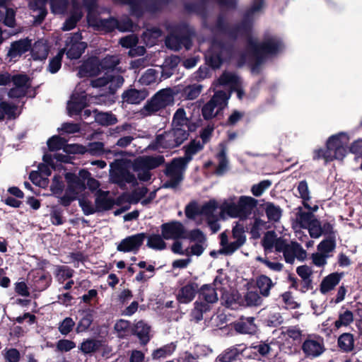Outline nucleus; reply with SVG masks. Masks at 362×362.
Wrapping results in <instances>:
<instances>
[{
	"instance_id": "41",
	"label": "nucleus",
	"mask_w": 362,
	"mask_h": 362,
	"mask_svg": "<svg viewBox=\"0 0 362 362\" xmlns=\"http://www.w3.org/2000/svg\"><path fill=\"white\" fill-rule=\"evenodd\" d=\"M150 327L143 321L135 325L134 334L139 337L141 344H146L149 339Z\"/></svg>"
},
{
	"instance_id": "50",
	"label": "nucleus",
	"mask_w": 362,
	"mask_h": 362,
	"mask_svg": "<svg viewBox=\"0 0 362 362\" xmlns=\"http://www.w3.org/2000/svg\"><path fill=\"white\" fill-rule=\"evenodd\" d=\"M95 121L103 126L112 125L117 123V119L111 112H95Z\"/></svg>"
},
{
	"instance_id": "34",
	"label": "nucleus",
	"mask_w": 362,
	"mask_h": 362,
	"mask_svg": "<svg viewBox=\"0 0 362 362\" xmlns=\"http://www.w3.org/2000/svg\"><path fill=\"white\" fill-rule=\"evenodd\" d=\"M298 191L300 197L303 200V206L306 209L310 210L313 212L317 211L318 209L317 205H314L313 206H311L308 204V201H310L311 197H310L308 184L305 181H301L299 182V184L298 185Z\"/></svg>"
},
{
	"instance_id": "30",
	"label": "nucleus",
	"mask_w": 362,
	"mask_h": 362,
	"mask_svg": "<svg viewBox=\"0 0 362 362\" xmlns=\"http://www.w3.org/2000/svg\"><path fill=\"white\" fill-rule=\"evenodd\" d=\"M49 54V47L45 40H40L35 42L31 48V56L34 60H44Z\"/></svg>"
},
{
	"instance_id": "25",
	"label": "nucleus",
	"mask_w": 362,
	"mask_h": 362,
	"mask_svg": "<svg viewBox=\"0 0 362 362\" xmlns=\"http://www.w3.org/2000/svg\"><path fill=\"white\" fill-rule=\"evenodd\" d=\"M254 317H241L235 323V329L241 334H253L257 330V325L254 322Z\"/></svg>"
},
{
	"instance_id": "43",
	"label": "nucleus",
	"mask_w": 362,
	"mask_h": 362,
	"mask_svg": "<svg viewBox=\"0 0 362 362\" xmlns=\"http://www.w3.org/2000/svg\"><path fill=\"white\" fill-rule=\"evenodd\" d=\"M74 12L71 13V16L65 21L62 29L64 30H70L73 29L76 23L81 19L82 17V12L81 7L74 2Z\"/></svg>"
},
{
	"instance_id": "42",
	"label": "nucleus",
	"mask_w": 362,
	"mask_h": 362,
	"mask_svg": "<svg viewBox=\"0 0 362 362\" xmlns=\"http://www.w3.org/2000/svg\"><path fill=\"white\" fill-rule=\"evenodd\" d=\"M264 211L269 221L273 222L279 221L282 215V210L280 206L272 202L265 203Z\"/></svg>"
},
{
	"instance_id": "54",
	"label": "nucleus",
	"mask_w": 362,
	"mask_h": 362,
	"mask_svg": "<svg viewBox=\"0 0 362 362\" xmlns=\"http://www.w3.org/2000/svg\"><path fill=\"white\" fill-rule=\"evenodd\" d=\"M240 351L237 347L232 346L226 349L221 354H220L217 359L221 362H231L239 354Z\"/></svg>"
},
{
	"instance_id": "60",
	"label": "nucleus",
	"mask_w": 362,
	"mask_h": 362,
	"mask_svg": "<svg viewBox=\"0 0 362 362\" xmlns=\"http://www.w3.org/2000/svg\"><path fill=\"white\" fill-rule=\"evenodd\" d=\"M281 334L284 338H290L293 341H298L301 337L302 332L298 327H288L282 330Z\"/></svg>"
},
{
	"instance_id": "3",
	"label": "nucleus",
	"mask_w": 362,
	"mask_h": 362,
	"mask_svg": "<svg viewBox=\"0 0 362 362\" xmlns=\"http://www.w3.org/2000/svg\"><path fill=\"white\" fill-rule=\"evenodd\" d=\"M350 141L349 135L346 132H339L329 137L327 141V149H317L314 152V158H323L326 162L334 159L343 160L349 152L347 145Z\"/></svg>"
},
{
	"instance_id": "13",
	"label": "nucleus",
	"mask_w": 362,
	"mask_h": 362,
	"mask_svg": "<svg viewBox=\"0 0 362 362\" xmlns=\"http://www.w3.org/2000/svg\"><path fill=\"white\" fill-rule=\"evenodd\" d=\"M81 35L78 33L67 38L66 47L63 49L66 51L68 58L73 59L81 57L86 48V44L81 42Z\"/></svg>"
},
{
	"instance_id": "56",
	"label": "nucleus",
	"mask_w": 362,
	"mask_h": 362,
	"mask_svg": "<svg viewBox=\"0 0 362 362\" xmlns=\"http://www.w3.org/2000/svg\"><path fill=\"white\" fill-rule=\"evenodd\" d=\"M119 57L117 55H112L107 56L100 62L99 61V64L101 70H107L114 69L119 64Z\"/></svg>"
},
{
	"instance_id": "64",
	"label": "nucleus",
	"mask_w": 362,
	"mask_h": 362,
	"mask_svg": "<svg viewBox=\"0 0 362 362\" xmlns=\"http://www.w3.org/2000/svg\"><path fill=\"white\" fill-rule=\"evenodd\" d=\"M209 308V305L201 301H196L194 303V308L192 312V315L197 321H199L202 319L203 313L208 311Z\"/></svg>"
},
{
	"instance_id": "7",
	"label": "nucleus",
	"mask_w": 362,
	"mask_h": 362,
	"mask_svg": "<svg viewBox=\"0 0 362 362\" xmlns=\"http://www.w3.org/2000/svg\"><path fill=\"white\" fill-rule=\"evenodd\" d=\"M187 164L182 157L174 158L166 167L165 174L168 180L164 184V187H176L183 179V174Z\"/></svg>"
},
{
	"instance_id": "8",
	"label": "nucleus",
	"mask_w": 362,
	"mask_h": 362,
	"mask_svg": "<svg viewBox=\"0 0 362 362\" xmlns=\"http://www.w3.org/2000/svg\"><path fill=\"white\" fill-rule=\"evenodd\" d=\"M279 252H282L287 263H293L295 259L303 261L306 257V251L297 243L288 244L285 240L277 245Z\"/></svg>"
},
{
	"instance_id": "31",
	"label": "nucleus",
	"mask_w": 362,
	"mask_h": 362,
	"mask_svg": "<svg viewBox=\"0 0 362 362\" xmlns=\"http://www.w3.org/2000/svg\"><path fill=\"white\" fill-rule=\"evenodd\" d=\"M222 215L227 214L232 218H238V202L235 197H230L225 199L221 205Z\"/></svg>"
},
{
	"instance_id": "21",
	"label": "nucleus",
	"mask_w": 362,
	"mask_h": 362,
	"mask_svg": "<svg viewBox=\"0 0 362 362\" xmlns=\"http://www.w3.org/2000/svg\"><path fill=\"white\" fill-rule=\"evenodd\" d=\"M31 48V40L28 38L21 39L11 44L7 55L11 59L20 57Z\"/></svg>"
},
{
	"instance_id": "26",
	"label": "nucleus",
	"mask_w": 362,
	"mask_h": 362,
	"mask_svg": "<svg viewBox=\"0 0 362 362\" xmlns=\"http://www.w3.org/2000/svg\"><path fill=\"white\" fill-rule=\"evenodd\" d=\"M315 219V216L311 212L303 211L301 208H299L296 214L295 220L293 223V228L295 229L300 228H307Z\"/></svg>"
},
{
	"instance_id": "4",
	"label": "nucleus",
	"mask_w": 362,
	"mask_h": 362,
	"mask_svg": "<svg viewBox=\"0 0 362 362\" xmlns=\"http://www.w3.org/2000/svg\"><path fill=\"white\" fill-rule=\"evenodd\" d=\"M188 131L184 129H172L156 136L153 148L160 151L161 148H173L182 144L187 138Z\"/></svg>"
},
{
	"instance_id": "47",
	"label": "nucleus",
	"mask_w": 362,
	"mask_h": 362,
	"mask_svg": "<svg viewBox=\"0 0 362 362\" xmlns=\"http://www.w3.org/2000/svg\"><path fill=\"white\" fill-rule=\"evenodd\" d=\"M338 345L344 351H350L354 349V339L353 334L344 333L338 339Z\"/></svg>"
},
{
	"instance_id": "17",
	"label": "nucleus",
	"mask_w": 362,
	"mask_h": 362,
	"mask_svg": "<svg viewBox=\"0 0 362 362\" xmlns=\"http://www.w3.org/2000/svg\"><path fill=\"white\" fill-rule=\"evenodd\" d=\"M226 52L227 50L223 45L214 42L211 49L205 54L206 60L214 69H218L223 62L222 56Z\"/></svg>"
},
{
	"instance_id": "14",
	"label": "nucleus",
	"mask_w": 362,
	"mask_h": 362,
	"mask_svg": "<svg viewBox=\"0 0 362 362\" xmlns=\"http://www.w3.org/2000/svg\"><path fill=\"white\" fill-rule=\"evenodd\" d=\"M88 102L85 92L81 90L79 86H77L67 103L69 115L70 116L78 115L88 105Z\"/></svg>"
},
{
	"instance_id": "33",
	"label": "nucleus",
	"mask_w": 362,
	"mask_h": 362,
	"mask_svg": "<svg viewBox=\"0 0 362 362\" xmlns=\"http://www.w3.org/2000/svg\"><path fill=\"white\" fill-rule=\"evenodd\" d=\"M147 96L145 90H137L136 89H130L122 93V100L130 104H139L144 100Z\"/></svg>"
},
{
	"instance_id": "28",
	"label": "nucleus",
	"mask_w": 362,
	"mask_h": 362,
	"mask_svg": "<svg viewBox=\"0 0 362 362\" xmlns=\"http://www.w3.org/2000/svg\"><path fill=\"white\" fill-rule=\"evenodd\" d=\"M107 191L98 190L95 192V204L98 211L109 210L113 205V201L108 197Z\"/></svg>"
},
{
	"instance_id": "32",
	"label": "nucleus",
	"mask_w": 362,
	"mask_h": 362,
	"mask_svg": "<svg viewBox=\"0 0 362 362\" xmlns=\"http://www.w3.org/2000/svg\"><path fill=\"white\" fill-rule=\"evenodd\" d=\"M255 284L261 296L266 298L270 295V291L275 284L267 276L260 275L257 278Z\"/></svg>"
},
{
	"instance_id": "39",
	"label": "nucleus",
	"mask_w": 362,
	"mask_h": 362,
	"mask_svg": "<svg viewBox=\"0 0 362 362\" xmlns=\"http://www.w3.org/2000/svg\"><path fill=\"white\" fill-rule=\"evenodd\" d=\"M200 216L204 218L206 221L218 217L217 203L214 200H211L204 204L200 210Z\"/></svg>"
},
{
	"instance_id": "6",
	"label": "nucleus",
	"mask_w": 362,
	"mask_h": 362,
	"mask_svg": "<svg viewBox=\"0 0 362 362\" xmlns=\"http://www.w3.org/2000/svg\"><path fill=\"white\" fill-rule=\"evenodd\" d=\"M230 97V93L216 91L211 100L206 103L202 109V112L205 119L214 117L218 113L224 109Z\"/></svg>"
},
{
	"instance_id": "53",
	"label": "nucleus",
	"mask_w": 362,
	"mask_h": 362,
	"mask_svg": "<svg viewBox=\"0 0 362 362\" xmlns=\"http://www.w3.org/2000/svg\"><path fill=\"white\" fill-rule=\"evenodd\" d=\"M175 349V346L173 344H167L163 347L155 350L152 354L153 359H160L170 356Z\"/></svg>"
},
{
	"instance_id": "1",
	"label": "nucleus",
	"mask_w": 362,
	"mask_h": 362,
	"mask_svg": "<svg viewBox=\"0 0 362 362\" xmlns=\"http://www.w3.org/2000/svg\"><path fill=\"white\" fill-rule=\"evenodd\" d=\"M67 187L65 193L60 197V204L68 206L76 200L86 189V182L88 189L95 192L99 189L100 183L98 180L90 177V174L86 170L79 171L78 175L67 173L65 175Z\"/></svg>"
},
{
	"instance_id": "12",
	"label": "nucleus",
	"mask_w": 362,
	"mask_h": 362,
	"mask_svg": "<svg viewBox=\"0 0 362 362\" xmlns=\"http://www.w3.org/2000/svg\"><path fill=\"white\" fill-rule=\"evenodd\" d=\"M146 238L144 233L128 236L122 240L117 245V250L122 252H132L136 254L143 245Z\"/></svg>"
},
{
	"instance_id": "9",
	"label": "nucleus",
	"mask_w": 362,
	"mask_h": 362,
	"mask_svg": "<svg viewBox=\"0 0 362 362\" xmlns=\"http://www.w3.org/2000/svg\"><path fill=\"white\" fill-rule=\"evenodd\" d=\"M163 238L165 240L186 239L187 229L180 221H173L165 223L160 226Z\"/></svg>"
},
{
	"instance_id": "19",
	"label": "nucleus",
	"mask_w": 362,
	"mask_h": 362,
	"mask_svg": "<svg viewBox=\"0 0 362 362\" xmlns=\"http://www.w3.org/2000/svg\"><path fill=\"white\" fill-rule=\"evenodd\" d=\"M99 26L105 32H110L115 28L120 31L125 32L132 30L133 25L129 18H127L123 23L119 22L115 18H109L100 20Z\"/></svg>"
},
{
	"instance_id": "36",
	"label": "nucleus",
	"mask_w": 362,
	"mask_h": 362,
	"mask_svg": "<svg viewBox=\"0 0 362 362\" xmlns=\"http://www.w3.org/2000/svg\"><path fill=\"white\" fill-rule=\"evenodd\" d=\"M80 312L81 313L82 317L77 324L76 330L78 333L83 332L88 330L93 320V315L91 310H83Z\"/></svg>"
},
{
	"instance_id": "11",
	"label": "nucleus",
	"mask_w": 362,
	"mask_h": 362,
	"mask_svg": "<svg viewBox=\"0 0 362 362\" xmlns=\"http://www.w3.org/2000/svg\"><path fill=\"white\" fill-rule=\"evenodd\" d=\"M13 88L8 93L10 98L24 97L31 87L30 78L26 75L18 74L12 76Z\"/></svg>"
},
{
	"instance_id": "23",
	"label": "nucleus",
	"mask_w": 362,
	"mask_h": 362,
	"mask_svg": "<svg viewBox=\"0 0 362 362\" xmlns=\"http://www.w3.org/2000/svg\"><path fill=\"white\" fill-rule=\"evenodd\" d=\"M343 276V273L334 272L324 277L320 285L321 293L326 294L332 291L340 282Z\"/></svg>"
},
{
	"instance_id": "27",
	"label": "nucleus",
	"mask_w": 362,
	"mask_h": 362,
	"mask_svg": "<svg viewBox=\"0 0 362 362\" xmlns=\"http://www.w3.org/2000/svg\"><path fill=\"white\" fill-rule=\"evenodd\" d=\"M164 162V158L163 156H158L156 157L153 156H143L136 159L135 163L136 168H148L153 169Z\"/></svg>"
},
{
	"instance_id": "24",
	"label": "nucleus",
	"mask_w": 362,
	"mask_h": 362,
	"mask_svg": "<svg viewBox=\"0 0 362 362\" xmlns=\"http://www.w3.org/2000/svg\"><path fill=\"white\" fill-rule=\"evenodd\" d=\"M197 291L198 285L197 284H188L180 289L177 299L180 303H188L194 298Z\"/></svg>"
},
{
	"instance_id": "51",
	"label": "nucleus",
	"mask_w": 362,
	"mask_h": 362,
	"mask_svg": "<svg viewBox=\"0 0 362 362\" xmlns=\"http://www.w3.org/2000/svg\"><path fill=\"white\" fill-rule=\"evenodd\" d=\"M221 150L220 153L217 155V158L218 160V165L216 168V173L218 175H223L228 168V159L226 157V148L224 145L221 144Z\"/></svg>"
},
{
	"instance_id": "15",
	"label": "nucleus",
	"mask_w": 362,
	"mask_h": 362,
	"mask_svg": "<svg viewBox=\"0 0 362 362\" xmlns=\"http://www.w3.org/2000/svg\"><path fill=\"white\" fill-rule=\"evenodd\" d=\"M124 83V78L119 75L106 73L103 77L91 81V85L95 88L107 86L110 93H114Z\"/></svg>"
},
{
	"instance_id": "52",
	"label": "nucleus",
	"mask_w": 362,
	"mask_h": 362,
	"mask_svg": "<svg viewBox=\"0 0 362 362\" xmlns=\"http://www.w3.org/2000/svg\"><path fill=\"white\" fill-rule=\"evenodd\" d=\"M268 228L267 222L259 218H255L250 233L255 238L260 237L261 233Z\"/></svg>"
},
{
	"instance_id": "44",
	"label": "nucleus",
	"mask_w": 362,
	"mask_h": 362,
	"mask_svg": "<svg viewBox=\"0 0 362 362\" xmlns=\"http://www.w3.org/2000/svg\"><path fill=\"white\" fill-rule=\"evenodd\" d=\"M354 322V314L351 311L346 310L339 314L338 319L334 322V327L339 329L341 327H348Z\"/></svg>"
},
{
	"instance_id": "22",
	"label": "nucleus",
	"mask_w": 362,
	"mask_h": 362,
	"mask_svg": "<svg viewBox=\"0 0 362 362\" xmlns=\"http://www.w3.org/2000/svg\"><path fill=\"white\" fill-rule=\"evenodd\" d=\"M101 68L97 58H90L86 61L80 67L78 72L79 77H90L98 75Z\"/></svg>"
},
{
	"instance_id": "20",
	"label": "nucleus",
	"mask_w": 362,
	"mask_h": 362,
	"mask_svg": "<svg viewBox=\"0 0 362 362\" xmlns=\"http://www.w3.org/2000/svg\"><path fill=\"white\" fill-rule=\"evenodd\" d=\"M257 200L252 197L241 196L238 201V218H247L257 206Z\"/></svg>"
},
{
	"instance_id": "18",
	"label": "nucleus",
	"mask_w": 362,
	"mask_h": 362,
	"mask_svg": "<svg viewBox=\"0 0 362 362\" xmlns=\"http://www.w3.org/2000/svg\"><path fill=\"white\" fill-rule=\"evenodd\" d=\"M110 180L112 182L116 183L121 187L124 186L127 183L134 185L136 182L135 176L122 168L112 170L110 173Z\"/></svg>"
},
{
	"instance_id": "38",
	"label": "nucleus",
	"mask_w": 362,
	"mask_h": 362,
	"mask_svg": "<svg viewBox=\"0 0 362 362\" xmlns=\"http://www.w3.org/2000/svg\"><path fill=\"white\" fill-rule=\"evenodd\" d=\"M166 46L173 50H178L182 47V45L189 49L191 46V43L188 38L180 39L178 37L174 35H170L165 40Z\"/></svg>"
},
{
	"instance_id": "58",
	"label": "nucleus",
	"mask_w": 362,
	"mask_h": 362,
	"mask_svg": "<svg viewBox=\"0 0 362 362\" xmlns=\"http://www.w3.org/2000/svg\"><path fill=\"white\" fill-rule=\"evenodd\" d=\"M100 346V341L93 339H88L84 341L81 344L80 349L84 354H90L95 352Z\"/></svg>"
},
{
	"instance_id": "10",
	"label": "nucleus",
	"mask_w": 362,
	"mask_h": 362,
	"mask_svg": "<svg viewBox=\"0 0 362 362\" xmlns=\"http://www.w3.org/2000/svg\"><path fill=\"white\" fill-rule=\"evenodd\" d=\"M302 350L308 358L318 357L325 350L324 340L318 336H310L303 341Z\"/></svg>"
},
{
	"instance_id": "16",
	"label": "nucleus",
	"mask_w": 362,
	"mask_h": 362,
	"mask_svg": "<svg viewBox=\"0 0 362 362\" xmlns=\"http://www.w3.org/2000/svg\"><path fill=\"white\" fill-rule=\"evenodd\" d=\"M221 281L216 278L214 285H204L202 286L199 293V300H204L205 304H213L218 301V291H221Z\"/></svg>"
},
{
	"instance_id": "46",
	"label": "nucleus",
	"mask_w": 362,
	"mask_h": 362,
	"mask_svg": "<svg viewBox=\"0 0 362 362\" xmlns=\"http://www.w3.org/2000/svg\"><path fill=\"white\" fill-rule=\"evenodd\" d=\"M203 86L199 84L189 85L184 88L182 96L187 100L196 99L202 90Z\"/></svg>"
},
{
	"instance_id": "37",
	"label": "nucleus",
	"mask_w": 362,
	"mask_h": 362,
	"mask_svg": "<svg viewBox=\"0 0 362 362\" xmlns=\"http://www.w3.org/2000/svg\"><path fill=\"white\" fill-rule=\"evenodd\" d=\"M188 118L186 115V112L184 108H178L173 115V129H184L187 131L188 129Z\"/></svg>"
},
{
	"instance_id": "45",
	"label": "nucleus",
	"mask_w": 362,
	"mask_h": 362,
	"mask_svg": "<svg viewBox=\"0 0 362 362\" xmlns=\"http://www.w3.org/2000/svg\"><path fill=\"white\" fill-rule=\"evenodd\" d=\"M203 148V144L199 141H192L185 147V154L182 157L187 163L192 159L194 155L200 151Z\"/></svg>"
},
{
	"instance_id": "61",
	"label": "nucleus",
	"mask_w": 362,
	"mask_h": 362,
	"mask_svg": "<svg viewBox=\"0 0 362 362\" xmlns=\"http://www.w3.org/2000/svg\"><path fill=\"white\" fill-rule=\"evenodd\" d=\"M335 247L336 244L334 240L329 238L320 243L317 245V250L325 255H330L329 254L334 251Z\"/></svg>"
},
{
	"instance_id": "5",
	"label": "nucleus",
	"mask_w": 362,
	"mask_h": 362,
	"mask_svg": "<svg viewBox=\"0 0 362 362\" xmlns=\"http://www.w3.org/2000/svg\"><path fill=\"white\" fill-rule=\"evenodd\" d=\"M174 103V93L170 88H165L158 91L152 99L141 110L143 116L151 115L160 109Z\"/></svg>"
},
{
	"instance_id": "62",
	"label": "nucleus",
	"mask_w": 362,
	"mask_h": 362,
	"mask_svg": "<svg viewBox=\"0 0 362 362\" xmlns=\"http://www.w3.org/2000/svg\"><path fill=\"white\" fill-rule=\"evenodd\" d=\"M186 238H187L191 243H205V242H207L206 235L199 229H194L190 230L189 232L187 231Z\"/></svg>"
},
{
	"instance_id": "63",
	"label": "nucleus",
	"mask_w": 362,
	"mask_h": 362,
	"mask_svg": "<svg viewBox=\"0 0 362 362\" xmlns=\"http://www.w3.org/2000/svg\"><path fill=\"white\" fill-rule=\"evenodd\" d=\"M66 140L59 136H53L47 141V146L50 151H57L66 146Z\"/></svg>"
},
{
	"instance_id": "48",
	"label": "nucleus",
	"mask_w": 362,
	"mask_h": 362,
	"mask_svg": "<svg viewBox=\"0 0 362 362\" xmlns=\"http://www.w3.org/2000/svg\"><path fill=\"white\" fill-rule=\"evenodd\" d=\"M19 113L15 105H11L6 102L0 103V120L3 119L5 115L9 119L16 118Z\"/></svg>"
},
{
	"instance_id": "55",
	"label": "nucleus",
	"mask_w": 362,
	"mask_h": 362,
	"mask_svg": "<svg viewBox=\"0 0 362 362\" xmlns=\"http://www.w3.org/2000/svg\"><path fill=\"white\" fill-rule=\"evenodd\" d=\"M158 72L154 69H148L141 76L139 81L143 85H150L156 83L158 78Z\"/></svg>"
},
{
	"instance_id": "40",
	"label": "nucleus",
	"mask_w": 362,
	"mask_h": 362,
	"mask_svg": "<svg viewBox=\"0 0 362 362\" xmlns=\"http://www.w3.org/2000/svg\"><path fill=\"white\" fill-rule=\"evenodd\" d=\"M284 240L281 238H277L276 233L274 231L267 232L262 240V245L265 250H271L274 247L276 251L278 252L279 248L277 247L278 243L280 241H284Z\"/></svg>"
},
{
	"instance_id": "29",
	"label": "nucleus",
	"mask_w": 362,
	"mask_h": 362,
	"mask_svg": "<svg viewBox=\"0 0 362 362\" xmlns=\"http://www.w3.org/2000/svg\"><path fill=\"white\" fill-rule=\"evenodd\" d=\"M241 81L240 78L233 72L224 71L218 79L214 82V85L228 86L231 90L237 88Z\"/></svg>"
},
{
	"instance_id": "35",
	"label": "nucleus",
	"mask_w": 362,
	"mask_h": 362,
	"mask_svg": "<svg viewBox=\"0 0 362 362\" xmlns=\"http://www.w3.org/2000/svg\"><path fill=\"white\" fill-rule=\"evenodd\" d=\"M247 350L253 354L252 356H250V357L253 359L260 360V357H264L270 352L271 347L269 344L261 341L256 344H252L247 348Z\"/></svg>"
},
{
	"instance_id": "57",
	"label": "nucleus",
	"mask_w": 362,
	"mask_h": 362,
	"mask_svg": "<svg viewBox=\"0 0 362 362\" xmlns=\"http://www.w3.org/2000/svg\"><path fill=\"white\" fill-rule=\"evenodd\" d=\"M64 54V50L61 49L54 57L50 59L47 67V70L50 73L55 74L60 69L62 66V59Z\"/></svg>"
},
{
	"instance_id": "49",
	"label": "nucleus",
	"mask_w": 362,
	"mask_h": 362,
	"mask_svg": "<svg viewBox=\"0 0 362 362\" xmlns=\"http://www.w3.org/2000/svg\"><path fill=\"white\" fill-rule=\"evenodd\" d=\"M163 239L162 235L153 234L148 237L146 245L151 249L162 250L166 248V243Z\"/></svg>"
},
{
	"instance_id": "59",
	"label": "nucleus",
	"mask_w": 362,
	"mask_h": 362,
	"mask_svg": "<svg viewBox=\"0 0 362 362\" xmlns=\"http://www.w3.org/2000/svg\"><path fill=\"white\" fill-rule=\"evenodd\" d=\"M245 301L249 306H259L262 304V298L257 291H249L245 296Z\"/></svg>"
},
{
	"instance_id": "2",
	"label": "nucleus",
	"mask_w": 362,
	"mask_h": 362,
	"mask_svg": "<svg viewBox=\"0 0 362 362\" xmlns=\"http://www.w3.org/2000/svg\"><path fill=\"white\" fill-rule=\"evenodd\" d=\"M248 54L239 65H242L249 58H252L257 63L262 62L268 55H273L281 52L284 48L282 42L275 36L266 37L262 43H259L254 37L248 41Z\"/></svg>"
}]
</instances>
